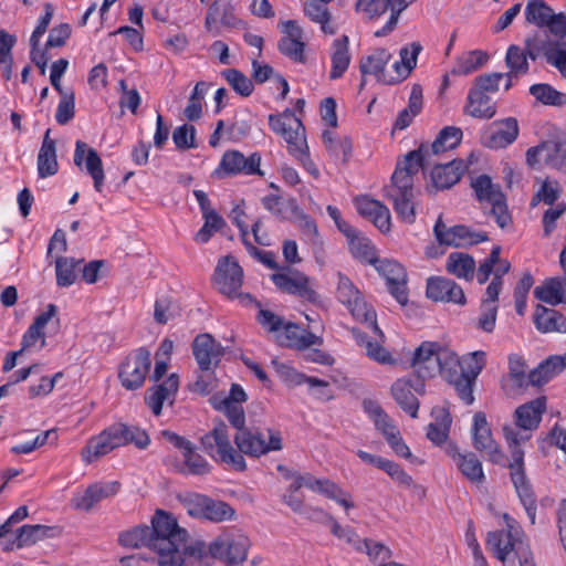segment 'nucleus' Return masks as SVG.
<instances>
[{"mask_svg":"<svg viewBox=\"0 0 566 566\" xmlns=\"http://www.w3.org/2000/svg\"><path fill=\"white\" fill-rule=\"evenodd\" d=\"M471 431L473 447L479 452L484 453L489 461L500 463L503 460V454L492 437V431L484 412L479 411L474 415Z\"/></svg>","mask_w":566,"mask_h":566,"instance_id":"obj_18","label":"nucleus"},{"mask_svg":"<svg viewBox=\"0 0 566 566\" xmlns=\"http://www.w3.org/2000/svg\"><path fill=\"white\" fill-rule=\"evenodd\" d=\"M533 322L541 333H566V316L554 308L537 304Z\"/></svg>","mask_w":566,"mask_h":566,"instance_id":"obj_33","label":"nucleus"},{"mask_svg":"<svg viewBox=\"0 0 566 566\" xmlns=\"http://www.w3.org/2000/svg\"><path fill=\"white\" fill-rule=\"evenodd\" d=\"M530 93L544 105L565 106L566 93L555 90L549 84H534L530 87Z\"/></svg>","mask_w":566,"mask_h":566,"instance_id":"obj_55","label":"nucleus"},{"mask_svg":"<svg viewBox=\"0 0 566 566\" xmlns=\"http://www.w3.org/2000/svg\"><path fill=\"white\" fill-rule=\"evenodd\" d=\"M472 188L480 202L490 203L494 195L502 192L500 186L494 185L488 175H481L472 181Z\"/></svg>","mask_w":566,"mask_h":566,"instance_id":"obj_62","label":"nucleus"},{"mask_svg":"<svg viewBox=\"0 0 566 566\" xmlns=\"http://www.w3.org/2000/svg\"><path fill=\"white\" fill-rule=\"evenodd\" d=\"M102 432L108 439L114 449L132 443L136 448L143 450L150 443L149 436L145 430L122 422L114 423Z\"/></svg>","mask_w":566,"mask_h":566,"instance_id":"obj_22","label":"nucleus"},{"mask_svg":"<svg viewBox=\"0 0 566 566\" xmlns=\"http://www.w3.org/2000/svg\"><path fill=\"white\" fill-rule=\"evenodd\" d=\"M518 136V123L514 117L495 120L484 130L482 144L491 149L505 148L513 144Z\"/></svg>","mask_w":566,"mask_h":566,"instance_id":"obj_21","label":"nucleus"},{"mask_svg":"<svg viewBox=\"0 0 566 566\" xmlns=\"http://www.w3.org/2000/svg\"><path fill=\"white\" fill-rule=\"evenodd\" d=\"M525 19L535 24L538 30H545L551 36L566 35V14L555 13L544 0H528L525 8Z\"/></svg>","mask_w":566,"mask_h":566,"instance_id":"obj_11","label":"nucleus"},{"mask_svg":"<svg viewBox=\"0 0 566 566\" xmlns=\"http://www.w3.org/2000/svg\"><path fill=\"white\" fill-rule=\"evenodd\" d=\"M511 479L532 524L536 518V499L524 470V451L515 450L510 463Z\"/></svg>","mask_w":566,"mask_h":566,"instance_id":"obj_13","label":"nucleus"},{"mask_svg":"<svg viewBox=\"0 0 566 566\" xmlns=\"http://www.w3.org/2000/svg\"><path fill=\"white\" fill-rule=\"evenodd\" d=\"M284 332L289 340V346L296 349L302 350L310 348L312 345H321L323 343L321 337L293 323H286L284 325Z\"/></svg>","mask_w":566,"mask_h":566,"instance_id":"obj_44","label":"nucleus"},{"mask_svg":"<svg viewBox=\"0 0 566 566\" xmlns=\"http://www.w3.org/2000/svg\"><path fill=\"white\" fill-rule=\"evenodd\" d=\"M400 165L401 169H405L406 172L415 176L421 169L424 170L432 167V165H436V160L429 153L427 146L421 144L417 149L409 151L406 155L403 163Z\"/></svg>","mask_w":566,"mask_h":566,"instance_id":"obj_43","label":"nucleus"},{"mask_svg":"<svg viewBox=\"0 0 566 566\" xmlns=\"http://www.w3.org/2000/svg\"><path fill=\"white\" fill-rule=\"evenodd\" d=\"M431 179L437 189H448L455 185L463 174L462 160L432 165Z\"/></svg>","mask_w":566,"mask_h":566,"instance_id":"obj_36","label":"nucleus"},{"mask_svg":"<svg viewBox=\"0 0 566 566\" xmlns=\"http://www.w3.org/2000/svg\"><path fill=\"white\" fill-rule=\"evenodd\" d=\"M539 157H544L547 164L557 166V158L566 159V136H556L545 140L535 147H531L526 151V163L534 167Z\"/></svg>","mask_w":566,"mask_h":566,"instance_id":"obj_27","label":"nucleus"},{"mask_svg":"<svg viewBox=\"0 0 566 566\" xmlns=\"http://www.w3.org/2000/svg\"><path fill=\"white\" fill-rule=\"evenodd\" d=\"M53 527L45 525H23L18 530L14 541L7 543L6 551H10L15 545L18 548L30 546L36 542L46 538L51 535Z\"/></svg>","mask_w":566,"mask_h":566,"instance_id":"obj_39","label":"nucleus"},{"mask_svg":"<svg viewBox=\"0 0 566 566\" xmlns=\"http://www.w3.org/2000/svg\"><path fill=\"white\" fill-rule=\"evenodd\" d=\"M235 516V510L224 501L214 500L209 497L201 520H207L213 523H221L231 521Z\"/></svg>","mask_w":566,"mask_h":566,"instance_id":"obj_51","label":"nucleus"},{"mask_svg":"<svg viewBox=\"0 0 566 566\" xmlns=\"http://www.w3.org/2000/svg\"><path fill=\"white\" fill-rule=\"evenodd\" d=\"M211 403L216 410L222 412L230 424L238 431L245 427V412L242 405L232 403L229 400H220V397L213 396Z\"/></svg>","mask_w":566,"mask_h":566,"instance_id":"obj_48","label":"nucleus"},{"mask_svg":"<svg viewBox=\"0 0 566 566\" xmlns=\"http://www.w3.org/2000/svg\"><path fill=\"white\" fill-rule=\"evenodd\" d=\"M84 262L83 259L59 256L55 260V274L56 284L60 287L71 286L77 279L80 265Z\"/></svg>","mask_w":566,"mask_h":566,"instance_id":"obj_41","label":"nucleus"},{"mask_svg":"<svg viewBox=\"0 0 566 566\" xmlns=\"http://www.w3.org/2000/svg\"><path fill=\"white\" fill-rule=\"evenodd\" d=\"M506 521V530L490 532L486 538V545L492 549L494 556L503 563L504 566L513 565L509 556L512 552L517 551L516 544L520 542V530L513 525L514 520L507 514L504 515Z\"/></svg>","mask_w":566,"mask_h":566,"instance_id":"obj_17","label":"nucleus"},{"mask_svg":"<svg viewBox=\"0 0 566 566\" xmlns=\"http://www.w3.org/2000/svg\"><path fill=\"white\" fill-rule=\"evenodd\" d=\"M84 161L86 171L93 179L95 190L101 192L105 178L103 161L94 148L88 147L85 142L77 140L75 144L74 164L77 167H82Z\"/></svg>","mask_w":566,"mask_h":566,"instance_id":"obj_24","label":"nucleus"},{"mask_svg":"<svg viewBox=\"0 0 566 566\" xmlns=\"http://www.w3.org/2000/svg\"><path fill=\"white\" fill-rule=\"evenodd\" d=\"M119 488L120 484L117 481L92 484L83 494L73 500L74 505L76 509L90 511L103 499L115 495L119 491Z\"/></svg>","mask_w":566,"mask_h":566,"instance_id":"obj_32","label":"nucleus"},{"mask_svg":"<svg viewBox=\"0 0 566 566\" xmlns=\"http://www.w3.org/2000/svg\"><path fill=\"white\" fill-rule=\"evenodd\" d=\"M378 273L386 280L390 294L401 305L408 302L407 273L405 268L395 260H378L374 265Z\"/></svg>","mask_w":566,"mask_h":566,"instance_id":"obj_19","label":"nucleus"},{"mask_svg":"<svg viewBox=\"0 0 566 566\" xmlns=\"http://www.w3.org/2000/svg\"><path fill=\"white\" fill-rule=\"evenodd\" d=\"M392 201L394 209L397 216L406 223H413L416 221L415 195L411 196H397L387 197Z\"/></svg>","mask_w":566,"mask_h":566,"instance_id":"obj_63","label":"nucleus"},{"mask_svg":"<svg viewBox=\"0 0 566 566\" xmlns=\"http://www.w3.org/2000/svg\"><path fill=\"white\" fill-rule=\"evenodd\" d=\"M57 313V307L54 304H49L46 310L39 314L34 322L29 326L24 333L21 342V349L24 352L41 340V347L45 346V334L43 332L49 321Z\"/></svg>","mask_w":566,"mask_h":566,"instance_id":"obj_34","label":"nucleus"},{"mask_svg":"<svg viewBox=\"0 0 566 566\" xmlns=\"http://www.w3.org/2000/svg\"><path fill=\"white\" fill-rule=\"evenodd\" d=\"M179 388V377L171 374L159 385H155L147 389L145 402L151 409L155 416H159L165 401L174 402L175 396Z\"/></svg>","mask_w":566,"mask_h":566,"instance_id":"obj_31","label":"nucleus"},{"mask_svg":"<svg viewBox=\"0 0 566 566\" xmlns=\"http://www.w3.org/2000/svg\"><path fill=\"white\" fill-rule=\"evenodd\" d=\"M216 289L229 298H238L241 304L253 302L251 294L241 293L243 270L233 256H223L219 260L213 274Z\"/></svg>","mask_w":566,"mask_h":566,"instance_id":"obj_7","label":"nucleus"},{"mask_svg":"<svg viewBox=\"0 0 566 566\" xmlns=\"http://www.w3.org/2000/svg\"><path fill=\"white\" fill-rule=\"evenodd\" d=\"M416 394H424V381L413 375L397 379L391 385L395 401L412 418L418 417L419 400Z\"/></svg>","mask_w":566,"mask_h":566,"instance_id":"obj_16","label":"nucleus"},{"mask_svg":"<svg viewBox=\"0 0 566 566\" xmlns=\"http://www.w3.org/2000/svg\"><path fill=\"white\" fill-rule=\"evenodd\" d=\"M250 546L251 542L245 534L227 533L209 545V553L213 558L223 560L227 566H239L247 559Z\"/></svg>","mask_w":566,"mask_h":566,"instance_id":"obj_10","label":"nucleus"},{"mask_svg":"<svg viewBox=\"0 0 566 566\" xmlns=\"http://www.w3.org/2000/svg\"><path fill=\"white\" fill-rule=\"evenodd\" d=\"M355 206L358 213L370 220L380 232L390 231V211L384 203L368 196H360L355 199Z\"/></svg>","mask_w":566,"mask_h":566,"instance_id":"obj_30","label":"nucleus"},{"mask_svg":"<svg viewBox=\"0 0 566 566\" xmlns=\"http://www.w3.org/2000/svg\"><path fill=\"white\" fill-rule=\"evenodd\" d=\"M282 25L284 35L279 41V51L294 62L304 63L305 43L302 41L303 30L294 20H287Z\"/></svg>","mask_w":566,"mask_h":566,"instance_id":"obj_25","label":"nucleus"},{"mask_svg":"<svg viewBox=\"0 0 566 566\" xmlns=\"http://www.w3.org/2000/svg\"><path fill=\"white\" fill-rule=\"evenodd\" d=\"M436 422L428 426L427 438L434 444H442L447 438L451 426L450 413L446 409H440L436 416Z\"/></svg>","mask_w":566,"mask_h":566,"instance_id":"obj_56","label":"nucleus"},{"mask_svg":"<svg viewBox=\"0 0 566 566\" xmlns=\"http://www.w3.org/2000/svg\"><path fill=\"white\" fill-rule=\"evenodd\" d=\"M149 534V526L138 525L122 532L118 542L122 546L128 548L147 547L150 549Z\"/></svg>","mask_w":566,"mask_h":566,"instance_id":"obj_53","label":"nucleus"},{"mask_svg":"<svg viewBox=\"0 0 566 566\" xmlns=\"http://www.w3.org/2000/svg\"><path fill=\"white\" fill-rule=\"evenodd\" d=\"M50 134L51 129H46L38 154V174L40 178L53 176L59 170L56 143L51 138Z\"/></svg>","mask_w":566,"mask_h":566,"instance_id":"obj_35","label":"nucleus"},{"mask_svg":"<svg viewBox=\"0 0 566 566\" xmlns=\"http://www.w3.org/2000/svg\"><path fill=\"white\" fill-rule=\"evenodd\" d=\"M243 24L235 14L232 0H214L207 10L205 18L206 30L214 36L221 34V29H235Z\"/></svg>","mask_w":566,"mask_h":566,"instance_id":"obj_15","label":"nucleus"},{"mask_svg":"<svg viewBox=\"0 0 566 566\" xmlns=\"http://www.w3.org/2000/svg\"><path fill=\"white\" fill-rule=\"evenodd\" d=\"M391 59V54L386 49H378L373 54L364 56L359 61V71L361 75H374L378 82L392 85L403 81V76H390L385 74V67Z\"/></svg>","mask_w":566,"mask_h":566,"instance_id":"obj_26","label":"nucleus"},{"mask_svg":"<svg viewBox=\"0 0 566 566\" xmlns=\"http://www.w3.org/2000/svg\"><path fill=\"white\" fill-rule=\"evenodd\" d=\"M114 450L108 439L103 432L92 437L85 448L82 450V459L86 463H92L94 460L108 454Z\"/></svg>","mask_w":566,"mask_h":566,"instance_id":"obj_54","label":"nucleus"},{"mask_svg":"<svg viewBox=\"0 0 566 566\" xmlns=\"http://www.w3.org/2000/svg\"><path fill=\"white\" fill-rule=\"evenodd\" d=\"M349 248L352 254L360 262L368 263L371 265H376L378 263V259L376 256V249L371 244L369 239L358 235L357 238H354L353 241L349 242Z\"/></svg>","mask_w":566,"mask_h":566,"instance_id":"obj_57","label":"nucleus"},{"mask_svg":"<svg viewBox=\"0 0 566 566\" xmlns=\"http://www.w3.org/2000/svg\"><path fill=\"white\" fill-rule=\"evenodd\" d=\"M528 373L524 360L517 355H511L509 357V374L507 379L512 381V386L516 389L527 387Z\"/></svg>","mask_w":566,"mask_h":566,"instance_id":"obj_59","label":"nucleus"},{"mask_svg":"<svg viewBox=\"0 0 566 566\" xmlns=\"http://www.w3.org/2000/svg\"><path fill=\"white\" fill-rule=\"evenodd\" d=\"M564 38L551 36L543 30L527 36L524 44L531 60L535 61L539 55H544L546 62L556 67L566 78V42Z\"/></svg>","mask_w":566,"mask_h":566,"instance_id":"obj_6","label":"nucleus"},{"mask_svg":"<svg viewBox=\"0 0 566 566\" xmlns=\"http://www.w3.org/2000/svg\"><path fill=\"white\" fill-rule=\"evenodd\" d=\"M547 408L546 396H539L518 406L514 411V421L518 429L524 431L536 430Z\"/></svg>","mask_w":566,"mask_h":566,"instance_id":"obj_29","label":"nucleus"},{"mask_svg":"<svg viewBox=\"0 0 566 566\" xmlns=\"http://www.w3.org/2000/svg\"><path fill=\"white\" fill-rule=\"evenodd\" d=\"M484 365L485 353L479 350L471 354L470 363L467 368L459 363V366H450V368H447L442 374V377L453 386L458 397L465 405H472L474 402L473 387Z\"/></svg>","mask_w":566,"mask_h":566,"instance_id":"obj_5","label":"nucleus"},{"mask_svg":"<svg viewBox=\"0 0 566 566\" xmlns=\"http://www.w3.org/2000/svg\"><path fill=\"white\" fill-rule=\"evenodd\" d=\"M564 282L559 277L548 279L543 285L534 290V295L537 300L552 306L560 304L564 301Z\"/></svg>","mask_w":566,"mask_h":566,"instance_id":"obj_45","label":"nucleus"},{"mask_svg":"<svg viewBox=\"0 0 566 566\" xmlns=\"http://www.w3.org/2000/svg\"><path fill=\"white\" fill-rule=\"evenodd\" d=\"M450 366H459L457 355L437 342L421 343L411 359V367L415 369L413 376L422 378L423 381L437 374L442 375Z\"/></svg>","mask_w":566,"mask_h":566,"instance_id":"obj_3","label":"nucleus"},{"mask_svg":"<svg viewBox=\"0 0 566 566\" xmlns=\"http://www.w3.org/2000/svg\"><path fill=\"white\" fill-rule=\"evenodd\" d=\"M495 198L489 203L491 206L490 213L494 217L495 222L501 229H505L513 223L512 216L507 209L506 198L503 192L494 195Z\"/></svg>","mask_w":566,"mask_h":566,"instance_id":"obj_61","label":"nucleus"},{"mask_svg":"<svg viewBox=\"0 0 566 566\" xmlns=\"http://www.w3.org/2000/svg\"><path fill=\"white\" fill-rule=\"evenodd\" d=\"M462 136L463 133L460 128L447 126L438 134L432 144L422 143V145L427 146L429 153L434 157L455 148L461 143Z\"/></svg>","mask_w":566,"mask_h":566,"instance_id":"obj_40","label":"nucleus"},{"mask_svg":"<svg viewBox=\"0 0 566 566\" xmlns=\"http://www.w3.org/2000/svg\"><path fill=\"white\" fill-rule=\"evenodd\" d=\"M271 280L284 293L297 295L311 303L318 302V294L310 286L308 277L301 272H295L293 275L274 273Z\"/></svg>","mask_w":566,"mask_h":566,"instance_id":"obj_23","label":"nucleus"},{"mask_svg":"<svg viewBox=\"0 0 566 566\" xmlns=\"http://www.w3.org/2000/svg\"><path fill=\"white\" fill-rule=\"evenodd\" d=\"M178 499L191 517L201 518L209 496L192 492L179 495Z\"/></svg>","mask_w":566,"mask_h":566,"instance_id":"obj_64","label":"nucleus"},{"mask_svg":"<svg viewBox=\"0 0 566 566\" xmlns=\"http://www.w3.org/2000/svg\"><path fill=\"white\" fill-rule=\"evenodd\" d=\"M527 57L530 55L526 48L522 49L515 44L510 45L505 56V63L510 71L505 73V76L511 78L512 76L526 74L530 70Z\"/></svg>","mask_w":566,"mask_h":566,"instance_id":"obj_47","label":"nucleus"},{"mask_svg":"<svg viewBox=\"0 0 566 566\" xmlns=\"http://www.w3.org/2000/svg\"><path fill=\"white\" fill-rule=\"evenodd\" d=\"M229 85L241 96L248 97L252 94L254 86L252 81L241 71L235 69H227L221 72Z\"/></svg>","mask_w":566,"mask_h":566,"instance_id":"obj_58","label":"nucleus"},{"mask_svg":"<svg viewBox=\"0 0 566 566\" xmlns=\"http://www.w3.org/2000/svg\"><path fill=\"white\" fill-rule=\"evenodd\" d=\"M314 512L329 522L331 532L334 536L345 541L346 543L352 545L356 551L363 552V539L359 538V536L353 528L340 526L331 514L323 510H315Z\"/></svg>","mask_w":566,"mask_h":566,"instance_id":"obj_52","label":"nucleus"},{"mask_svg":"<svg viewBox=\"0 0 566 566\" xmlns=\"http://www.w3.org/2000/svg\"><path fill=\"white\" fill-rule=\"evenodd\" d=\"M269 126L287 144L289 153L300 161L308 159V146L305 138V127L294 112L286 108L279 114L269 115Z\"/></svg>","mask_w":566,"mask_h":566,"instance_id":"obj_4","label":"nucleus"},{"mask_svg":"<svg viewBox=\"0 0 566 566\" xmlns=\"http://www.w3.org/2000/svg\"><path fill=\"white\" fill-rule=\"evenodd\" d=\"M149 526L150 551L156 553L159 566H182L181 546L188 532L178 525L175 516L156 510Z\"/></svg>","mask_w":566,"mask_h":566,"instance_id":"obj_2","label":"nucleus"},{"mask_svg":"<svg viewBox=\"0 0 566 566\" xmlns=\"http://www.w3.org/2000/svg\"><path fill=\"white\" fill-rule=\"evenodd\" d=\"M433 233L439 244L457 248L478 244L489 239L485 232L473 231L463 224L448 228L442 221V216L436 221Z\"/></svg>","mask_w":566,"mask_h":566,"instance_id":"obj_12","label":"nucleus"},{"mask_svg":"<svg viewBox=\"0 0 566 566\" xmlns=\"http://www.w3.org/2000/svg\"><path fill=\"white\" fill-rule=\"evenodd\" d=\"M475 261L465 253L452 252L447 260V270L457 277L471 280L474 274Z\"/></svg>","mask_w":566,"mask_h":566,"instance_id":"obj_49","label":"nucleus"},{"mask_svg":"<svg viewBox=\"0 0 566 566\" xmlns=\"http://www.w3.org/2000/svg\"><path fill=\"white\" fill-rule=\"evenodd\" d=\"M191 347L201 371L212 370L224 355L222 345L208 333L197 335Z\"/></svg>","mask_w":566,"mask_h":566,"instance_id":"obj_20","label":"nucleus"},{"mask_svg":"<svg viewBox=\"0 0 566 566\" xmlns=\"http://www.w3.org/2000/svg\"><path fill=\"white\" fill-rule=\"evenodd\" d=\"M384 190L386 197L415 195L413 176L406 172L405 169H401V165L398 164L395 172L392 174L391 184Z\"/></svg>","mask_w":566,"mask_h":566,"instance_id":"obj_46","label":"nucleus"},{"mask_svg":"<svg viewBox=\"0 0 566 566\" xmlns=\"http://www.w3.org/2000/svg\"><path fill=\"white\" fill-rule=\"evenodd\" d=\"M151 366L150 352L145 347L132 350L118 367V378L127 390L139 389Z\"/></svg>","mask_w":566,"mask_h":566,"instance_id":"obj_9","label":"nucleus"},{"mask_svg":"<svg viewBox=\"0 0 566 566\" xmlns=\"http://www.w3.org/2000/svg\"><path fill=\"white\" fill-rule=\"evenodd\" d=\"M350 59L349 39L344 34L333 42V53L331 55L332 70L329 72V80L334 81L340 78L347 71Z\"/></svg>","mask_w":566,"mask_h":566,"instance_id":"obj_38","label":"nucleus"},{"mask_svg":"<svg viewBox=\"0 0 566 566\" xmlns=\"http://www.w3.org/2000/svg\"><path fill=\"white\" fill-rule=\"evenodd\" d=\"M426 293L434 302H451L460 305L467 302L462 287L450 279L430 277Z\"/></svg>","mask_w":566,"mask_h":566,"instance_id":"obj_28","label":"nucleus"},{"mask_svg":"<svg viewBox=\"0 0 566 566\" xmlns=\"http://www.w3.org/2000/svg\"><path fill=\"white\" fill-rule=\"evenodd\" d=\"M261 156L258 153L245 157L239 150H228L223 154L216 174L219 177L237 175H259L263 176L260 169Z\"/></svg>","mask_w":566,"mask_h":566,"instance_id":"obj_14","label":"nucleus"},{"mask_svg":"<svg viewBox=\"0 0 566 566\" xmlns=\"http://www.w3.org/2000/svg\"><path fill=\"white\" fill-rule=\"evenodd\" d=\"M233 441L237 449L233 448L230 441L228 427L224 422H220L210 433L201 438L205 450L212 458L240 472L247 470L244 455L260 458L283 448L280 431L270 428L264 432L258 428L245 426L235 432Z\"/></svg>","mask_w":566,"mask_h":566,"instance_id":"obj_1","label":"nucleus"},{"mask_svg":"<svg viewBox=\"0 0 566 566\" xmlns=\"http://www.w3.org/2000/svg\"><path fill=\"white\" fill-rule=\"evenodd\" d=\"M202 218L205 223L195 235V240L198 243H207L214 232L221 230L226 226L224 219L217 212H209V214L202 216Z\"/></svg>","mask_w":566,"mask_h":566,"instance_id":"obj_60","label":"nucleus"},{"mask_svg":"<svg viewBox=\"0 0 566 566\" xmlns=\"http://www.w3.org/2000/svg\"><path fill=\"white\" fill-rule=\"evenodd\" d=\"M453 458L457 461L459 470L467 479L474 483H482L484 481L482 463L474 453H458Z\"/></svg>","mask_w":566,"mask_h":566,"instance_id":"obj_50","label":"nucleus"},{"mask_svg":"<svg viewBox=\"0 0 566 566\" xmlns=\"http://www.w3.org/2000/svg\"><path fill=\"white\" fill-rule=\"evenodd\" d=\"M336 296L357 321L366 323L377 335L384 337L377 325L376 312L367 305L354 283L342 273H338Z\"/></svg>","mask_w":566,"mask_h":566,"instance_id":"obj_8","label":"nucleus"},{"mask_svg":"<svg viewBox=\"0 0 566 566\" xmlns=\"http://www.w3.org/2000/svg\"><path fill=\"white\" fill-rule=\"evenodd\" d=\"M489 60L486 52L473 50L460 55L451 70L453 75H468L482 67Z\"/></svg>","mask_w":566,"mask_h":566,"instance_id":"obj_42","label":"nucleus"},{"mask_svg":"<svg viewBox=\"0 0 566 566\" xmlns=\"http://www.w3.org/2000/svg\"><path fill=\"white\" fill-rule=\"evenodd\" d=\"M464 113L475 118L490 119L496 113V105L489 94L470 88Z\"/></svg>","mask_w":566,"mask_h":566,"instance_id":"obj_37","label":"nucleus"}]
</instances>
